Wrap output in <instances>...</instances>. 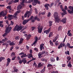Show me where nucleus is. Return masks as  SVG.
I'll list each match as a JSON object with an SVG mask.
<instances>
[{
	"label": "nucleus",
	"mask_w": 73,
	"mask_h": 73,
	"mask_svg": "<svg viewBox=\"0 0 73 73\" xmlns=\"http://www.w3.org/2000/svg\"><path fill=\"white\" fill-rule=\"evenodd\" d=\"M34 18H35V17H34L33 16H31L30 17V19H28V20H29V21L30 20H31V21H32V20H33V19H34Z\"/></svg>",
	"instance_id": "34"
},
{
	"label": "nucleus",
	"mask_w": 73,
	"mask_h": 73,
	"mask_svg": "<svg viewBox=\"0 0 73 73\" xmlns=\"http://www.w3.org/2000/svg\"><path fill=\"white\" fill-rule=\"evenodd\" d=\"M38 32L39 33H41L42 31V28H38Z\"/></svg>",
	"instance_id": "11"
},
{
	"label": "nucleus",
	"mask_w": 73,
	"mask_h": 73,
	"mask_svg": "<svg viewBox=\"0 0 73 73\" xmlns=\"http://www.w3.org/2000/svg\"><path fill=\"white\" fill-rule=\"evenodd\" d=\"M15 28H22L21 24H20L19 25H17L15 27Z\"/></svg>",
	"instance_id": "23"
},
{
	"label": "nucleus",
	"mask_w": 73,
	"mask_h": 73,
	"mask_svg": "<svg viewBox=\"0 0 73 73\" xmlns=\"http://www.w3.org/2000/svg\"><path fill=\"white\" fill-rule=\"evenodd\" d=\"M67 46H68V48L70 46V44L69 43H67Z\"/></svg>",
	"instance_id": "56"
},
{
	"label": "nucleus",
	"mask_w": 73,
	"mask_h": 73,
	"mask_svg": "<svg viewBox=\"0 0 73 73\" xmlns=\"http://www.w3.org/2000/svg\"><path fill=\"white\" fill-rule=\"evenodd\" d=\"M66 14H67L66 13H66H65L64 12V13H62V15H65Z\"/></svg>",
	"instance_id": "55"
},
{
	"label": "nucleus",
	"mask_w": 73,
	"mask_h": 73,
	"mask_svg": "<svg viewBox=\"0 0 73 73\" xmlns=\"http://www.w3.org/2000/svg\"><path fill=\"white\" fill-rule=\"evenodd\" d=\"M52 35H53V33H52V32H50L49 35V37H51V36H52Z\"/></svg>",
	"instance_id": "36"
},
{
	"label": "nucleus",
	"mask_w": 73,
	"mask_h": 73,
	"mask_svg": "<svg viewBox=\"0 0 73 73\" xmlns=\"http://www.w3.org/2000/svg\"><path fill=\"white\" fill-rule=\"evenodd\" d=\"M66 19L64 18L61 20V21L62 22V23H63L64 24H65V23H66Z\"/></svg>",
	"instance_id": "21"
},
{
	"label": "nucleus",
	"mask_w": 73,
	"mask_h": 73,
	"mask_svg": "<svg viewBox=\"0 0 73 73\" xmlns=\"http://www.w3.org/2000/svg\"><path fill=\"white\" fill-rule=\"evenodd\" d=\"M17 58H18V61H20L21 60V58H20V56H18L17 57Z\"/></svg>",
	"instance_id": "52"
},
{
	"label": "nucleus",
	"mask_w": 73,
	"mask_h": 73,
	"mask_svg": "<svg viewBox=\"0 0 73 73\" xmlns=\"http://www.w3.org/2000/svg\"><path fill=\"white\" fill-rule=\"evenodd\" d=\"M25 0H23L22 2H21V5H22L23 6V7H24L25 5H24V1H25Z\"/></svg>",
	"instance_id": "28"
},
{
	"label": "nucleus",
	"mask_w": 73,
	"mask_h": 73,
	"mask_svg": "<svg viewBox=\"0 0 73 73\" xmlns=\"http://www.w3.org/2000/svg\"><path fill=\"white\" fill-rule=\"evenodd\" d=\"M34 19H33L31 20L32 22L34 23L35 21V20H37V21H40V19L39 18H38V16L36 15L34 17V18H33Z\"/></svg>",
	"instance_id": "3"
},
{
	"label": "nucleus",
	"mask_w": 73,
	"mask_h": 73,
	"mask_svg": "<svg viewBox=\"0 0 73 73\" xmlns=\"http://www.w3.org/2000/svg\"><path fill=\"white\" fill-rule=\"evenodd\" d=\"M17 31V28H15L13 29V31Z\"/></svg>",
	"instance_id": "64"
},
{
	"label": "nucleus",
	"mask_w": 73,
	"mask_h": 73,
	"mask_svg": "<svg viewBox=\"0 0 73 73\" xmlns=\"http://www.w3.org/2000/svg\"><path fill=\"white\" fill-rule=\"evenodd\" d=\"M50 61H51V62H55V58L53 57H51L50 58Z\"/></svg>",
	"instance_id": "15"
},
{
	"label": "nucleus",
	"mask_w": 73,
	"mask_h": 73,
	"mask_svg": "<svg viewBox=\"0 0 73 73\" xmlns=\"http://www.w3.org/2000/svg\"><path fill=\"white\" fill-rule=\"evenodd\" d=\"M17 15H15V13L14 15H13V18H14V20H16L17 18Z\"/></svg>",
	"instance_id": "19"
},
{
	"label": "nucleus",
	"mask_w": 73,
	"mask_h": 73,
	"mask_svg": "<svg viewBox=\"0 0 73 73\" xmlns=\"http://www.w3.org/2000/svg\"><path fill=\"white\" fill-rule=\"evenodd\" d=\"M68 9V7H67V6H65V7L64 8V10L65 11H66L67 9Z\"/></svg>",
	"instance_id": "54"
},
{
	"label": "nucleus",
	"mask_w": 73,
	"mask_h": 73,
	"mask_svg": "<svg viewBox=\"0 0 73 73\" xmlns=\"http://www.w3.org/2000/svg\"><path fill=\"white\" fill-rule=\"evenodd\" d=\"M13 69L14 70V71L15 72H16V73L17 72V70H18V69L16 68V67H15L13 68Z\"/></svg>",
	"instance_id": "31"
},
{
	"label": "nucleus",
	"mask_w": 73,
	"mask_h": 73,
	"mask_svg": "<svg viewBox=\"0 0 73 73\" xmlns=\"http://www.w3.org/2000/svg\"><path fill=\"white\" fill-rule=\"evenodd\" d=\"M32 10H30L29 11H27L26 12L24 15V17L25 18H26L27 17V15H28V14H30L31 15L32 14Z\"/></svg>",
	"instance_id": "4"
},
{
	"label": "nucleus",
	"mask_w": 73,
	"mask_h": 73,
	"mask_svg": "<svg viewBox=\"0 0 73 73\" xmlns=\"http://www.w3.org/2000/svg\"><path fill=\"white\" fill-rule=\"evenodd\" d=\"M57 39L56 38H54L53 40V42H55V41H56Z\"/></svg>",
	"instance_id": "48"
},
{
	"label": "nucleus",
	"mask_w": 73,
	"mask_h": 73,
	"mask_svg": "<svg viewBox=\"0 0 73 73\" xmlns=\"http://www.w3.org/2000/svg\"><path fill=\"white\" fill-rule=\"evenodd\" d=\"M60 8L62 10V11L63 12H64L65 13H66V11L63 9V6H62V5H61L60 6Z\"/></svg>",
	"instance_id": "13"
},
{
	"label": "nucleus",
	"mask_w": 73,
	"mask_h": 73,
	"mask_svg": "<svg viewBox=\"0 0 73 73\" xmlns=\"http://www.w3.org/2000/svg\"><path fill=\"white\" fill-rule=\"evenodd\" d=\"M67 66L68 67H70V68H71L72 66L71 64V62H70V61L69 62V63L67 65Z\"/></svg>",
	"instance_id": "27"
},
{
	"label": "nucleus",
	"mask_w": 73,
	"mask_h": 73,
	"mask_svg": "<svg viewBox=\"0 0 73 73\" xmlns=\"http://www.w3.org/2000/svg\"><path fill=\"white\" fill-rule=\"evenodd\" d=\"M33 65H34V66H35V67H37V64H36V63L34 62Z\"/></svg>",
	"instance_id": "58"
},
{
	"label": "nucleus",
	"mask_w": 73,
	"mask_h": 73,
	"mask_svg": "<svg viewBox=\"0 0 73 73\" xmlns=\"http://www.w3.org/2000/svg\"><path fill=\"white\" fill-rule=\"evenodd\" d=\"M29 56L31 57V58H33V55L32 54H29Z\"/></svg>",
	"instance_id": "50"
},
{
	"label": "nucleus",
	"mask_w": 73,
	"mask_h": 73,
	"mask_svg": "<svg viewBox=\"0 0 73 73\" xmlns=\"http://www.w3.org/2000/svg\"><path fill=\"white\" fill-rule=\"evenodd\" d=\"M45 71V66H44V68L42 69L41 71H40V72L41 73H44Z\"/></svg>",
	"instance_id": "25"
},
{
	"label": "nucleus",
	"mask_w": 73,
	"mask_h": 73,
	"mask_svg": "<svg viewBox=\"0 0 73 73\" xmlns=\"http://www.w3.org/2000/svg\"><path fill=\"white\" fill-rule=\"evenodd\" d=\"M14 2L15 3H18V2H19V0H15Z\"/></svg>",
	"instance_id": "61"
},
{
	"label": "nucleus",
	"mask_w": 73,
	"mask_h": 73,
	"mask_svg": "<svg viewBox=\"0 0 73 73\" xmlns=\"http://www.w3.org/2000/svg\"><path fill=\"white\" fill-rule=\"evenodd\" d=\"M54 4V3H52L50 4V5L49 6L50 7H52L53 5Z\"/></svg>",
	"instance_id": "53"
},
{
	"label": "nucleus",
	"mask_w": 73,
	"mask_h": 73,
	"mask_svg": "<svg viewBox=\"0 0 73 73\" xmlns=\"http://www.w3.org/2000/svg\"><path fill=\"white\" fill-rule=\"evenodd\" d=\"M7 34H8V33H5L2 36L3 37H5V36H6L7 35Z\"/></svg>",
	"instance_id": "47"
},
{
	"label": "nucleus",
	"mask_w": 73,
	"mask_h": 73,
	"mask_svg": "<svg viewBox=\"0 0 73 73\" xmlns=\"http://www.w3.org/2000/svg\"><path fill=\"white\" fill-rule=\"evenodd\" d=\"M9 63H10V62H7V64H6V66H8L9 65Z\"/></svg>",
	"instance_id": "62"
},
{
	"label": "nucleus",
	"mask_w": 73,
	"mask_h": 73,
	"mask_svg": "<svg viewBox=\"0 0 73 73\" xmlns=\"http://www.w3.org/2000/svg\"><path fill=\"white\" fill-rule=\"evenodd\" d=\"M7 11H6L5 13H3L2 14V16H3V17L5 16H6V15H7Z\"/></svg>",
	"instance_id": "43"
},
{
	"label": "nucleus",
	"mask_w": 73,
	"mask_h": 73,
	"mask_svg": "<svg viewBox=\"0 0 73 73\" xmlns=\"http://www.w3.org/2000/svg\"><path fill=\"white\" fill-rule=\"evenodd\" d=\"M68 8L70 10H67L68 12L70 14H72V13H73V7L72 6H70Z\"/></svg>",
	"instance_id": "2"
},
{
	"label": "nucleus",
	"mask_w": 73,
	"mask_h": 73,
	"mask_svg": "<svg viewBox=\"0 0 73 73\" xmlns=\"http://www.w3.org/2000/svg\"><path fill=\"white\" fill-rule=\"evenodd\" d=\"M50 45L51 46H53V43L52 42L51 40L50 41Z\"/></svg>",
	"instance_id": "41"
},
{
	"label": "nucleus",
	"mask_w": 73,
	"mask_h": 73,
	"mask_svg": "<svg viewBox=\"0 0 73 73\" xmlns=\"http://www.w3.org/2000/svg\"><path fill=\"white\" fill-rule=\"evenodd\" d=\"M22 29V28H17V31H20V30H21Z\"/></svg>",
	"instance_id": "35"
},
{
	"label": "nucleus",
	"mask_w": 73,
	"mask_h": 73,
	"mask_svg": "<svg viewBox=\"0 0 73 73\" xmlns=\"http://www.w3.org/2000/svg\"><path fill=\"white\" fill-rule=\"evenodd\" d=\"M12 29V28H7L6 29L5 32L7 33H9Z\"/></svg>",
	"instance_id": "5"
},
{
	"label": "nucleus",
	"mask_w": 73,
	"mask_h": 73,
	"mask_svg": "<svg viewBox=\"0 0 73 73\" xmlns=\"http://www.w3.org/2000/svg\"><path fill=\"white\" fill-rule=\"evenodd\" d=\"M42 64L41 63H39L38 65V68H41L42 66Z\"/></svg>",
	"instance_id": "26"
},
{
	"label": "nucleus",
	"mask_w": 73,
	"mask_h": 73,
	"mask_svg": "<svg viewBox=\"0 0 73 73\" xmlns=\"http://www.w3.org/2000/svg\"><path fill=\"white\" fill-rule=\"evenodd\" d=\"M9 45L12 46V45H15V43L13 42H11L9 44Z\"/></svg>",
	"instance_id": "33"
},
{
	"label": "nucleus",
	"mask_w": 73,
	"mask_h": 73,
	"mask_svg": "<svg viewBox=\"0 0 73 73\" xmlns=\"http://www.w3.org/2000/svg\"><path fill=\"white\" fill-rule=\"evenodd\" d=\"M44 44H42L40 45V48L41 51L42 50V49H44Z\"/></svg>",
	"instance_id": "10"
},
{
	"label": "nucleus",
	"mask_w": 73,
	"mask_h": 73,
	"mask_svg": "<svg viewBox=\"0 0 73 73\" xmlns=\"http://www.w3.org/2000/svg\"><path fill=\"white\" fill-rule=\"evenodd\" d=\"M8 62H11V59L9 58H8L7 59Z\"/></svg>",
	"instance_id": "51"
},
{
	"label": "nucleus",
	"mask_w": 73,
	"mask_h": 73,
	"mask_svg": "<svg viewBox=\"0 0 73 73\" xmlns=\"http://www.w3.org/2000/svg\"><path fill=\"white\" fill-rule=\"evenodd\" d=\"M69 35H68V36H72V34L71 33H69Z\"/></svg>",
	"instance_id": "60"
},
{
	"label": "nucleus",
	"mask_w": 73,
	"mask_h": 73,
	"mask_svg": "<svg viewBox=\"0 0 73 73\" xmlns=\"http://www.w3.org/2000/svg\"><path fill=\"white\" fill-rule=\"evenodd\" d=\"M51 16V13L50 12H49L47 14V16L48 17H49Z\"/></svg>",
	"instance_id": "40"
},
{
	"label": "nucleus",
	"mask_w": 73,
	"mask_h": 73,
	"mask_svg": "<svg viewBox=\"0 0 73 73\" xmlns=\"http://www.w3.org/2000/svg\"><path fill=\"white\" fill-rule=\"evenodd\" d=\"M3 23V21H0V27L3 28V25L2 24Z\"/></svg>",
	"instance_id": "29"
},
{
	"label": "nucleus",
	"mask_w": 73,
	"mask_h": 73,
	"mask_svg": "<svg viewBox=\"0 0 73 73\" xmlns=\"http://www.w3.org/2000/svg\"><path fill=\"white\" fill-rule=\"evenodd\" d=\"M23 40L24 39L23 38H21L19 42V44H22L23 43Z\"/></svg>",
	"instance_id": "24"
},
{
	"label": "nucleus",
	"mask_w": 73,
	"mask_h": 73,
	"mask_svg": "<svg viewBox=\"0 0 73 73\" xmlns=\"http://www.w3.org/2000/svg\"><path fill=\"white\" fill-rule=\"evenodd\" d=\"M13 3H14V1L13 0H12V1H10L9 3H8V5H10L11 4H12Z\"/></svg>",
	"instance_id": "32"
},
{
	"label": "nucleus",
	"mask_w": 73,
	"mask_h": 73,
	"mask_svg": "<svg viewBox=\"0 0 73 73\" xmlns=\"http://www.w3.org/2000/svg\"><path fill=\"white\" fill-rule=\"evenodd\" d=\"M48 68H49V69H50L53 68V66L51 64H49L47 65Z\"/></svg>",
	"instance_id": "17"
},
{
	"label": "nucleus",
	"mask_w": 73,
	"mask_h": 73,
	"mask_svg": "<svg viewBox=\"0 0 73 73\" xmlns=\"http://www.w3.org/2000/svg\"><path fill=\"white\" fill-rule=\"evenodd\" d=\"M32 4L33 6H35V5H37V3H36L34 1V2L32 3Z\"/></svg>",
	"instance_id": "49"
},
{
	"label": "nucleus",
	"mask_w": 73,
	"mask_h": 73,
	"mask_svg": "<svg viewBox=\"0 0 73 73\" xmlns=\"http://www.w3.org/2000/svg\"><path fill=\"white\" fill-rule=\"evenodd\" d=\"M31 37H32V35L30 34H29L28 36L27 37V40H28L30 39Z\"/></svg>",
	"instance_id": "16"
},
{
	"label": "nucleus",
	"mask_w": 73,
	"mask_h": 73,
	"mask_svg": "<svg viewBox=\"0 0 73 73\" xmlns=\"http://www.w3.org/2000/svg\"><path fill=\"white\" fill-rule=\"evenodd\" d=\"M34 50H36V52H38V49H37V48H34Z\"/></svg>",
	"instance_id": "63"
},
{
	"label": "nucleus",
	"mask_w": 73,
	"mask_h": 73,
	"mask_svg": "<svg viewBox=\"0 0 73 73\" xmlns=\"http://www.w3.org/2000/svg\"><path fill=\"white\" fill-rule=\"evenodd\" d=\"M15 38L16 40H19L20 39V37L19 36H17L15 37Z\"/></svg>",
	"instance_id": "44"
},
{
	"label": "nucleus",
	"mask_w": 73,
	"mask_h": 73,
	"mask_svg": "<svg viewBox=\"0 0 73 73\" xmlns=\"http://www.w3.org/2000/svg\"><path fill=\"white\" fill-rule=\"evenodd\" d=\"M29 21V19H25L22 22V24L23 25H25L26 24H27V23Z\"/></svg>",
	"instance_id": "8"
},
{
	"label": "nucleus",
	"mask_w": 73,
	"mask_h": 73,
	"mask_svg": "<svg viewBox=\"0 0 73 73\" xmlns=\"http://www.w3.org/2000/svg\"><path fill=\"white\" fill-rule=\"evenodd\" d=\"M22 62L24 64H25L27 62V60H26V58H24L22 60Z\"/></svg>",
	"instance_id": "14"
},
{
	"label": "nucleus",
	"mask_w": 73,
	"mask_h": 73,
	"mask_svg": "<svg viewBox=\"0 0 73 73\" xmlns=\"http://www.w3.org/2000/svg\"><path fill=\"white\" fill-rule=\"evenodd\" d=\"M21 11H16V12L15 13V15H18L17 13L19 14V13Z\"/></svg>",
	"instance_id": "38"
},
{
	"label": "nucleus",
	"mask_w": 73,
	"mask_h": 73,
	"mask_svg": "<svg viewBox=\"0 0 73 73\" xmlns=\"http://www.w3.org/2000/svg\"><path fill=\"white\" fill-rule=\"evenodd\" d=\"M13 16V15H8L7 17L8 18H11Z\"/></svg>",
	"instance_id": "45"
},
{
	"label": "nucleus",
	"mask_w": 73,
	"mask_h": 73,
	"mask_svg": "<svg viewBox=\"0 0 73 73\" xmlns=\"http://www.w3.org/2000/svg\"><path fill=\"white\" fill-rule=\"evenodd\" d=\"M34 1L37 4H40V2L38 0H34Z\"/></svg>",
	"instance_id": "18"
},
{
	"label": "nucleus",
	"mask_w": 73,
	"mask_h": 73,
	"mask_svg": "<svg viewBox=\"0 0 73 73\" xmlns=\"http://www.w3.org/2000/svg\"><path fill=\"white\" fill-rule=\"evenodd\" d=\"M54 17L55 18V23H58L60 22V17L58 16V13L57 12H55L54 13Z\"/></svg>",
	"instance_id": "1"
},
{
	"label": "nucleus",
	"mask_w": 73,
	"mask_h": 73,
	"mask_svg": "<svg viewBox=\"0 0 73 73\" xmlns=\"http://www.w3.org/2000/svg\"><path fill=\"white\" fill-rule=\"evenodd\" d=\"M65 43H63V44L62 43H61L58 46V49H61V48H62L63 46V47H64L65 46Z\"/></svg>",
	"instance_id": "6"
},
{
	"label": "nucleus",
	"mask_w": 73,
	"mask_h": 73,
	"mask_svg": "<svg viewBox=\"0 0 73 73\" xmlns=\"http://www.w3.org/2000/svg\"><path fill=\"white\" fill-rule=\"evenodd\" d=\"M21 8H22V5H19L17 7V9L18 10H20Z\"/></svg>",
	"instance_id": "22"
},
{
	"label": "nucleus",
	"mask_w": 73,
	"mask_h": 73,
	"mask_svg": "<svg viewBox=\"0 0 73 73\" xmlns=\"http://www.w3.org/2000/svg\"><path fill=\"white\" fill-rule=\"evenodd\" d=\"M49 6H50V5H49V4H46L44 5V6L46 10H48V9H49V7H49Z\"/></svg>",
	"instance_id": "12"
},
{
	"label": "nucleus",
	"mask_w": 73,
	"mask_h": 73,
	"mask_svg": "<svg viewBox=\"0 0 73 73\" xmlns=\"http://www.w3.org/2000/svg\"><path fill=\"white\" fill-rule=\"evenodd\" d=\"M53 22L52 21H50L49 22V25L50 27H51L52 25V23Z\"/></svg>",
	"instance_id": "37"
},
{
	"label": "nucleus",
	"mask_w": 73,
	"mask_h": 73,
	"mask_svg": "<svg viewBox=\"0 0 73 73\" xmlns=\"http://www.w3.org/2000/svg\"><path fill=\"white\" fill-rule=\"evenodd\" d=\"M38 28H42V26L39 23L38 25Z\"/></svg>",
	"instance_id": "42"
},
{
	"label": "nucleus",
	"mask_w": 73,
	"mask_h": 73,
	"mask_svg": "<svg viewBox=\"0 0 73 73\" xmlns=\"http://www.w3.org/2000/svg\"><path fill=\"white\" fill-rule=\"evenodd\" d=\"M16 58V56H15L13 58H12V60H15V58Z\"/></svg>",
	"instance_id": "57"
},
{
	"label": "nucleus",
	"mask_w": 73,
	"mask_h": 73,
	"mask_svg": "<svg viewBox=\"0 0 73 73\" xmlns=\"http://www.w3.org/2000/svg\"><path fill=\"white\" fill-rule=\"evenodd\" d=\"M15 55V54L13 52H12L11 54V56H13Z\"/></svg>",
	"instance_id": "59"
},
{
	"label": "nucleus",
	"mask_w": 73,
	"mask_h": 73,
	"mask_svg": "<svg viewBox=\"0 0 73 73\" xmlns=\"http://www.w3.org/2000/svg\"><path fill=\"white\" fill-rule=\"evenodd\" d=\"M7 9H9V10H11V6H8L6 7Z\"/></svg>",
	"instance_id": "46"
},
{
	"label": "nucleus",
	"mask_w": 73,
	"mask_h": 73,
	"mask_svg": "<svg viewBox=\"0 0 73 73\" xmlns=\"http://www.w3.org/2000/svg\"><path fill=\"white\" fill-rule=\"evenodd\" d=\"M35 41L34 42V43L31 45V46H33L34 45H35L37 42V41H38V37L37 36L35 37Z\"/></svg>",
	"instance_id": "7"
},
{
	"label": "nucleus",
	"mask_w": 73,
	"mask_h": 73,
	"mask_svg": "<svg viewBox=\"0 0 73 73\" xmlns=\"http://www.w3.org/2000/svg\"><path fill=\"white\" fill-rule=\"evenodd\" d=\"M5 60V58L3 57H1L0 58V62H1L2 60Z\"/></svg>",
	"instance_id": "30"
},
{
	"label": "nucleus",
	"mask_w": 73,
	"mask_h": 73,
	"mask_svg": "<svg viewBox=\"0 0 73 73\" xmlns=\"http://www.w3.org/2000/svg\"><path fill=\"white\" fill-rule=\"evenodd\" d=\"M50 28H49L48 29V30H46V31H44V33H46V35H48L49 33V32H50Z\"/></svg>",
	"instance_id": "9"
},
{
	"label": "nucleus",
	"mask_w": 73,
	"mask_h": 73,
	"mask_svg": "<svg viewBox=\"0 0 73 73\" xmlns=\"http://www.w3.org/2000/svg\"><path fill=\"white\" fill-rule=\"evenodd\" d=\"M41 55H42V54L41 53V52H40L38 54V58H40V57H41Z\"/></svg>",
	"instance_id": "39"
},
{
	"label": "nucleus",
	"mask_w": 73,
	"mask_h": 73,
	"mask_svg": "<svg viewBox=\"0 0 73 73\" xmlns=\"http://www.w3.org/2000/svg\"><path fill=\"white\" fill-rule=\"evenodd\" d=\"M28 55L26 54V53L24 54H24H23V55H22L21 57V58H23V57H28Z\"/></svg>",
	"instance_id": "20"
}]
</instances>
